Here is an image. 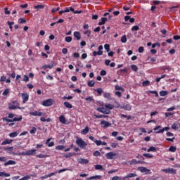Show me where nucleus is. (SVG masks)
Here are the masks:
<instances>
[{"instance_id": "1", "label": "nucleus", "mask_w": 180, "mask_h": 180, "mask_svg": "<svg viewBox=\"0 0 180 180\" xmlns=\"http://www.w3.org/2000/svg\"><path fill=\"white\" fill-rule=\"evenodd\" d=\"M22 119H23V117H22V115H19L18 117H14L13 119L3 117L2 120L3 122H7V123H10L8 124V126L11 127L12 126H15V122H21Z\"/></svg>"}, {"instance_id": "2", "label": "nucleus", "mask_w": 180, "mask_h": 180, "mask_svg": "<svg viewBox=\"0 0 180 180\" xmlns=\"http://www.w3.org/2000/svg\"><path fill=\"white\" fill-rule=\"evenodd\" d=\"M76 144L80 147V148H82L83 150L86 148V146H88V143L85 142L82 139L77 138L76 139Z\"/></svg>"}, {"instance_id": "3", "label": "nucleus", "mask_w": 180, "mask_h": 180, "mask_svg": "<svg viewBox=\"0 0 180 180\" xmlns=\"http://www.w3.org/2000/svg\"><path fill=\"white\" fill-rule=\"evenodd\" d=\"M36 149H31L30 150H27L26 152H20L19 153H15V155H33L36 153Z\"/></svg>"}, {"instance_id": "4", "label": "nucleus", "mask_w": 180, "mask_h": 180, "mask_svg": "<svg viewBox=\"0 0 180 180\" xmlns=\"http://www.w3.org/2000/svg\"><path fill=\"white\" fill-rule=\"evenodd\" d=\"M41 105L45 107L52 106V105H54V100L51 98L45 100L42 102Z\"/></svg>"}, {"instance_id": "5", "label": "nucleus", "mask_w": 180, "mask_h": 180, "mask_svg": "<svg viewBox=\"0 0 180 180\" xmlns=\"http://www.w3.org/2000/svg\"><path fill=\"white\" fill-rule=\"evenodd\" d=\"M162 172H165V174H176V170L174 168H167L162 169Z\"/></svg>"}, {"instance_id": "6", "label": "nucleus", "mask_w": 180, "mask_h": 180, "mask_svg": "<svg viewBox=\"0 0 180 180\" xmlns=\"http://www.w3.org/2000/svg\"><path fill=\"white\" fill-rule=\"evenodd\" d=\"M64 11H65V13L70 12V11L71 12H73V13H75V14L82 13V11H75L74 8H72V7H70V8L67 7Z\"/></svg>"}, {"instance_id": "7", "label": "nucleus", "mask_w": 180, "mask_h": 180, "mask_svg": "<svg viewBox=\"0 0 180 180\" xmlns=\"http://www.w3.org/2000/svg\"><path fill=\"white\" fill-rule=\"evenodd\" d=\"M45 113L44 112H41L40 111H34V112H30V116H45Z\"/></svg>"}, {"instance_id": "8", "label": "nucleus", "mask_w": 180, "mask_h": 180, "mask_svg": "<svg viewBox=\"0 0 180 180\" xmlns=\"http://www.w3.org/2000/svg\"><path fill=\"white\" fill-rule=\"evenodd\" d=\"M97 112H100L101 113H103L104 115H109L110 113V110H106L104 108H97Z\"/></svg>"}, {"instance_id": "9", "label": "nucleus", "mask_w": 180, "mask_h": 180, "mask_svg": "<svg viewBox=\"0 0 180 180\" xmlns=\"http://www.w3.org/2000/svg\"><path fill=\"white\" fill-rule=\"evenodd\" d=\"M105 156L107 160H113V158H115L116 156V153L113 152H109L106 153Z\"/></svg>"}, {"instance_id": "10", "label": "nucleus", "mask_w": 180, "mask_h": 180, "mask_svg": "<svg viewBox=\"0 0 180 180\" xmlns=\"http://www.w3.org/2000/svg\"><path fill=\"white\" fill-rule=\"evenodd\" d=\"M57 65V63L56 62H52L51 63V65H44L42 66V68L44 70H47V68H49V70H51L53 67H56Z\"/></svg>"}, {"instance_id": "11", "label": "nucleus", "mask_w": 180, "mask_h": 180, "mask_svg": "<svg viewBox=\"0 0 180 180\" xmlns=\"http://www.w3.org/2000/svg\"><path fill=\"white\" fill-rule=\"evenodd\" d=\"M101 124L104 129H108V127H110V126H112V123L105 120H101Z\"/></svg>"}, {"instance_id": "12", "label": "nucleus", "mask_w": 180, "mask_h": 180, "mask_svg": "<svg viewBox=\"0 0 180 180\" xmlns=\"http://www.w3.org/2000/svg\"><path fill=\"white\" fill-rule=\"evenodd\" d=\"M4 150L7 151L8 154H13V155H16V153H13V147L11 146L8 148H4Z\"/></svg>"}, {"instance_id": "13", "label": "nucleus", "mask_w": 180, "mask_h": 180, "mask_svg": "<svg viewBox=\"0 0 180 180\" xmlns=\"http://www.w3.org/2000/svg\"><path fill=\"white\" fill-rule=\"evenodd\" d=\"M22 103H25L29 101V94L27 93L22 94Z\"/></svg>"}, {"instance_id": "14", "label": "nucleus", "mask_w": 180, "mask_h": 180, "mask_svg": "<svg viewBox=\"0 0 180 180\" xmlns=\"http://www.w3.org/2000/svg\"><path fill=\"white\" fill-rule=\"evenodd\" d=\"M4 167H8V165H16V161L8 160L4 164Z\"/></svg>"}, {"instance_id": "15", "label": "nucleus", "mask_w": 180, "mask_h": 180, "mask_svg": "<svg viewBox=\"0 0 180 180\" xmlns=\"http://www.w3.org/2000/svg\"><path fill=\"white\" fill-rule=\"evenodd\" d=\"M168 130H169V127H164V128L162 129H160V130H158V131H155V133L156 134H160V133H163V132H165V131H168Z\"/></svg>"}, {"instance_id": "16", "label": "nucleus", "mask_w": 180, "mask_h": 180, "mask_svg": "<svg viewBox=\"0 0 180 180\" xmlns=\"http://www.w3.org/2000/svg\"><path fill=\"white\" fill-rule=\"evenodd\" d=\"M77 162H79V164H88L89 162V160H88L87 159L79 158L77 160Z\"/></svg>"}, {"instance_id": "17", "label": "nucleus", "mask_w": 180, "mask_h": 180, "mask_svg": "<svg viewBox=\"0 0 180 180\" xmlns=\"http://www.w3.org/2000/svg\"><path fill=\"white\" fill-rule=\"evenodd\" d=\"M13 141V139H5L2 141L1 146H6V144H11Z\"/></svg>"}, {"instance_id": "18", "label": "nucleus", "mask_w": 180, "mask_h": 180, "mask_svg": "<svg viewBox=\"0 0 180 180\" xmlns=\"http://www.w3.org/2000/svg\"><path fill=\"white\" fill-rule=\"evenodd\" d=\"M124 20H125V22H129V20L130 23H134V22H135V19L133 18H130V16H129V15H127L124 17Z\"/></svg>"}, {"instance_id": "19", "label": "nucleus", "mask_w": 180, "mask_h": 180, "mask_svg": "<svg viewBox=\"0 0 180 180\" xmlns=\"http://www.w3.org/2000/svg\"><path fill=\"white\" fill-rule=\"evenodd\" d=\"M59 122H60V123H63V124H65V123L67 122V120L65 119V117L64 115H60L59 117Z\"/></svg>"}, {"instance_id": "20", "label": "nucleus", "mask_w": 180, "mask_h": 180, "mask_svg": "<svg viewBox=\"0 0 180 180\" xmlns=\"http://www.w3.org/2000/svg\"><path fill=\"white\" fill-rule=\"evenodd\" d=\"M144 162H142L141 160H137L136 159H133L132 160L130 161V164L131 165H132L133 164L136 165V164H143Z\"/></svg>"}, {"instance_id": "21", "label": "nucleus", "mask_w": 180, "mask_h": 180, "mask_svg": "<svg viewBox=\"0 0 180 180\" xmlns=\"http://www.w3.org/2000/svg\"><path fill=\"white\" fill-rule=\"evenodd\" d=\"M51 140V139L49 138L45 142L46 144H48V147H53V146H54V142H53V141L50 142Z\"/></svg>"}, {"instance_id": "22", "label": "nucleus", "mask_w": 180, "mask_h": 180, "mask_svg": "<svg viewBox=\"0 0 180 180\" xmlns=\"http://www.w3.org/2000/svg\"><path fill=\"white\" fill-rule=\"evenodd\" d=\"M8 109H10V110H15V109H21V108L18 105H8Z\"/></svg>"}, {"instance_id": "23", "label": "nucleus", "mask_w": 180, "mask_h": 180, "mask_svg": "<svg viewBox=\"0 0 180 180\" xmlns=\"http://www.w3.org/2000/svg\"><path fill=\"white\" fill-rule=\"evenodd\" d=\"M108 22V18H101V21L98 22L99 26H102V25H105Z\"/></svg>"}, {"instance_id": "24", "label": "nucleus", "mask_w": 180, "mask_h": 180, "mask_svg": "<svg viewBox=\"0 0 180 180\" xmlns=\"http://www.w3.org/2000/svg\"><path fill=\"white\" fill-rule=\"evenodd\" d=\"M102 54H103V51H94L93 52V56L94 57H96V56H102Z\"/></svg>"}, {"instance_id": "25", "label": "nucleus", "mask_w": 180, "mask_h": 180, "mask_svg": "<svg viewBox=\"0 0 180 180\" xmlns=\"http://www.w3.org/2000/svg\"><path fill=\"white\" fill-rule=\"evenodd\" d=\"M94 116L96 117V119H106V117H109L108 115H96L95 114Z\"/></svg>"}, {"instance_id": "26", "label": "nucleus", "mask_w": 180, "mask_h": 180, "mask_svg": "<svg viewBox=\"0 0 180 180\" xmlns=\"http://www.w3.org/2000/svg\"><path fill=\"white\" fill-rule=\"evenodd\" d=\"M73 35L76 37L77 40H81V33L79 32H75Z\"/></svg>"}, {"instance_id": "27", "label": "nucleus", "mask_w": 180, "mask_h": 180, "mask_svg": "<svg viewBox=\"0 0 180 180\" xmlns=\"http://www.w3.org/2000/svg\"><path fill=\"white\" fill-rule=\"evenodd\" d=\"M102 179V176L101 175H98V176H90L87 179V180H92V179Z\"/></svg>"}, {"instance_id": "28", "label": "nucleus", "mask_w": 180, "mask_h": 180, "mask_svg": "<svg viewBox=\"0 0 180 180\" xmlns=\"http://www.w3.org/2000/svg\"><path fill=\"white\" fill-rule=\"evenodd\" d=\"M34 9H37V11H40V9H44V5L43 4H38L37 6H34Z\"/></svg>"}, {"instance_id": "29", "label": "nucleus", "mask_w": 180, "mask_h": 180, "mask_svg": "<svg viewBox=\"0 0 180 180\" xmlns=\"http://www.w3.org/2000/svg\"><path fill=\"white\" fill-rule=\"evenodd\" d=\"M64 106L68 109H72V105L67 101L63 103Z\"/></svg>"}, {"instance_id": "30", "label": "nucleus", "mask_w": 180, "mask_h": 180, "mask_svg": "<svg viewBox=\"0 0 180 180\" xmlns=\"http://www.w3.org/2000/svg\"><path fill=\"white\" fill-rule=\"evenodd\" d=\"M82 134H88V133H89V127H85V128L82 130Z\"/></svg>"}, {"instance_id": "31", "label": "nucleus", "mask_w": 180, "mask_h": 180, "mask_svg": "<svg viewBox=\"0 0 180 180\" xmlns=\"http://www.w3.org/2000/svg\"><path fill=\"white\" fill-rule=\"evenodd\" d=\"M94 168H95V169H96V170H101V171H103V166L102 165H96L95 166H94Z\"/></svg>"}, {"instance_id": "32", "label": "nucleus", "mask_w": 180, "mask_h": 180, "mask_svg": "<svg viewBox=\"0 0 180 180\" xmlns=\"http://www.w3.org/2000/svg\"><path fill=\"white\" fill-rule=\"evenodd\" d=\"M48 157H50L49 155H44V154H39L37 155V158H47Z\"/></svg>"}, {"instance_id": "33", "label": "nucleus", "mask_w": 180, "mask_h": 180, "mask_svg": "<svg viewBox=\"0 0 180 180\" xmlns=\"http://www.w3.org/2000/svg\"><path fill=\"white\" fill-rule=\"evenodd\" d=\"M115 89V91H122V92H124V89L119 85H116Z\"/></svg>"}, {"instance_id": "34", "label": "nucleus", "mask_w": 180, "mask_h": 180, "mask_svg": "<svg viewBox=\"0 0 180 180\" xmlns=\"http://www.w3.org/2000/svg\"><path fill=\"white\" fill-rule=\"evenodd\" d=\"M168 151H170V153H175V151H176V146H171Z\"/></svg>"}, {"instance_id": "35", "label": "nucleus", "mask_w": 180, "mask_h": 180, "mask_svg": "<svg viewBox=\"0 0 180 180\" xmlns=\"http://www.w3.org/2000/svg\"><path fill=\"white\" fill-rule=\"evenodd\" d=\"M169 12H175L176 11H178V6H174L172 7H170L169 8Z\"/></svg>"}, {"instance_id": "36", "label": "nucleus", "mask_w": 180, "mask_h": 180, "mask_svg": "<svg viewBox=\"0 0 180 180\" xmlns=\"http://www.w3.org/2000/svg\"><path fill=\"white\" fill-rule=\"evenodd\" d=\"M0 176H11V174L9 173H6L5 172H0Z\"/></svg>"}, {"instance_id": "37", "label": "nucleus", "mask_w": 180, "mask_h": 180, "mask_svg": "<svg viewBox=\"0 0 180 180\" xmlns=\"http://www.w3.org/2000/svg\"><path fill=\"white\" fill-rule=\"evenodd\" d=\"M167 95H168V91L164 90L160 91V96H167Z\"/></svg>"}, {"instance_id": "38", "label": "nucleus", "mask_w": 180, "mask_h": 180, "mask_svg": "<svg viewBox=\"0 0 180 180\" xmlns=\"http://www.w3.org/2000/svg\"><path fill=\"white\" fill-rule=\"evenodd\" d=\"M137 176V174L134 173H130L126 176V178H136Z\"/></svg>"}, {"instance_id": "39", "label": "nucleus", "mask_w": 180, "mask_h": 180, "mask_svg": "<svg viewBox=\"0 0 180 180\" xmlns=\"http://www.w3.org/2000/svg\"><path fill=\"white\" fill-rule=\"evenodd\" d=\"M104 49L106 50L107 53H109L110 51V45L105 44L104 45Z\"/></svg>"}, {"instance_id": "40", "label": "nucleus", "mask_w": 180, "mask_h": 180, "mask_svg": "<svg viewBox=\"0 0 180 180\" xmlns=\"http://www.w3.org/2000/svg\"><path fill=\"white\" fill-rule=\"evenodd\" d=\"M131 68L132 71H134L135 72L139 71V68L136 65H131Z\"/></svg>"}, {"instance_id": "41", "label": "nucleus", "mask_w": 180, "mask_h": 180, "mask_svg": "<svg viewBox=\"0 0 180 180\" xmlns=\"http://www.w3.org/2000/svg\"><path fill=\"white\" fill-rule=\"evenodd\" d=\"M161 70L162 71H171V68H169V66H162Z\"/></svg>"}, {"instance_id": "42", "label": "nucleus", "mask_w": 180, "mask_h": 180, "mask_svg": "<svg viewBox=\"0 0 180 180\" xmlns=\"http://www.w3.org/2000/svg\"><path fill=\"white\" fill-rule=\"evenodd\" d=\"M65 41H66V43H71V41H72V37H66L65 38Z\"/></svg>"}, {"instance_id": "43", "label": "nucleus", "mask_w": 180, "mask_h": 180, "mask_svg": "<svg viewBox=\"0 0 180 180\" xmlns=\"http://www.w3.org/2000/svg\"><path fill=\"white\" fill-rule=\"evenodd\" d=\"M155 5H160V4H165L164 1L155 0L153 1Z\"/></svg>"}, {"instance_id": "44", "label": "nucleus", "mask_w": 180, "mask_h": 180, "mask_svg": "<svg viewBox=\"0 0 180 180\" xmlns=\"http://www.w3.org/2000/svg\"><path fill=\"white\" fill-rule=\"evenodd\" d=\"M95 91L96 92H97L99 96H101V95H102V94L103 93V90L102 89V88L97 89Z\"/></svg>"}, {"instance_id": "45", "label": "nucleus", "mask_w": 180, "mask_h": 180, "mask_svg": "<svg viewBox=\"0 0 180 180\" xmlns=\"http://www.w3.org/2000/svg\"><path fill=\"white\" fill-rule=\"evenodd\" d=\"M7 25H8L9 29H10L11 30H12V29H13V27H12V26H13V25H15V22L8 21V22H7Z\"/></svg>"}, {"instance_id": "46", "label": "nucleus", "mask_w": 180, "mask_h": 180, "mask_svg": "<svg viewBox=\"0 0 180 180\" xmlns=\"http://www.w3.org/2000/svg\"><path fill=\"white\" fill-rule=\"evenodd\" d=\"M123 109H124V110H131V105L130 104H127L123 107Z\"/></svg>"}, {"instance_id": "47", "label": "nucleus", "mask_w": 180, "mask_h": 180, "mask_svg": "<svg viewBox=\"0 0 180 180\" xmlns=\"http://www.w3.org/2000/svg\"><path fill=\"white\" fill-rule=\"evenodd\" d=\"M132 32H137V30H140V27L139 25H135L131 27Z\"/></svg>"}, {"instance_id": "48", "label": "nucleus", "mask_w": 180, "mask_h": 180, "mask_svg": "<svg viewBox=\"0 0 180 180\" xmlns=\"http://www.w3.org/2000/svg\"><path fill=\"white\" fill-rule=\"evenodd\" d=\"M83 33L84 34H86L87 37H91V30H86Z\"/></svg>"}, {"instance_id": "49", "label": "nucleus", "mask_w": 180, "mask_h": 180, "mask_svg": "<svg viewBox=\"0 0 180 180\" xmlns=\"http://www.w3.org/2000/svg\"><path fill=\"white\" fill-rule=\"evenodd\" d=\"M139 169L141 172H150V169H148L146 167H140Z\"/></svg>"}, {"instance_id": "50", "label": "nucleus", "mask_w": 180, "mask_h": 180, "mask_svg": "<svg viewBox=\"0 0 180 180\" xmlns=\"http://www.w3.org/2000/svg\"><path fill=\"white\" fill-rule=\"evenodd\" d=\"M105 108H106V109H110V110H112V109H113L114 106L112 104H105Z\"/></svg>"}, {"instance_id": "51", "label": "nucleus", "mask_w": 180, "mask_h": 180, "mask_svg": "<svg viewBox=\"0 0 180 180\" xmlns=\"http://www.w3.org/2000/svg\"><path fill=\"white\" fill-rule=\"evenodd\" d=\"M87 85H88L89 86H91V87L92 88V86H95V82H94V81H92V80L89 81V82H87Z\"/></svg>"}, {"instance_id": "52", "label": "nucleus", "mask_w": 180, "mask_h": 180, "mask_svg": "<svg viewBox=\"0 0 180 180\" xmlns=\"http://www.w3.org/2000/svg\"><path fill=\"white\" fill-rule=\"evenodd\" d=\"M17 136H18V133L16 131L9 134V137H11L12 139L17 137Z\"/></svg>"}, {"instance_id": "53", "label": "nucleus", "mask_w": 180, "mask_h": 180, "mask_svg": "<svg viewBox=\"0 0 180 180\" xmlns=\"http://www.w3.org/2000/svg\"><path fill=\"white\" fill-rule=\"evenodd\" d=\"M143 157H146V158H153V155L150 153H143Z\"/></svg>"}, {"instance_id": "54", "label": "nucleus", "mask_w": 180, "mask_h": 180, "mask_svg": "<svg viewBox=\"0 0 180 180\" xmlns=\"http://www.w3.org/2000/svg\"><path fill=\"white\" fill-rule=\"evenodd\" d=\"M65 148V146L64 145H59L56 147V150H64Z\"/></svg>"}, {"instance_id": "55", "label": "nucleus", "mask_w": 180, "mask_h": 180, "mask_svg": "<svg viewBox=\"0 0 180 180\" xmlns=\"http://www.w3.org/2000/svg\"><path fill=\"white\" fill-rule=\"evenodd\" d=\"M127 41V37H126V35H124L123 37H122L121 42L126 43Z\"/></svg>"}, {"instance_id": "56", "label": "nucleus", "mask_w": 180, "mask_h": 180, "mask_svg": "<svg viewBox=\"0 0 180 180\" xmlns=\"http://www.w3.org/2000/svg\"><path fill=\"white\" fill-rule=\"evenodd\" d=\"M103 96H104V98H105V99H109L110 98V94L104 92Z\"/></svg>"}, {"instance_id": "57", "label": "nucleus", "mask_w": 180, "mask_h": 180, "mask_svg": "<svg viewBox=\"0 0 180 180\" xmlns=\"http://www.w3.org/2000/svg\"><path fill=\"white\" fill-rule=\"evenodd\" d=\"M143 86H148V85H150V81L146 80L142 82Z\"/></svg>"}, {"instance_id": "58", "label": "nucleus", "mask_w": 180, "mask_h": 180, "mask_svg": "<svg viewBox=\"0 0 180 180\" xmlns=\"http://www.w3.org/2000/svg\"><path fill=\"white\" fill-rule=\"evenodd\" d=\"M156 148H155V147H154V146H151V147H150L148 150H147V151H148V153H150V151H156Z\"/></svg>"}, {"instance_id": "59", "label": "nucleus", "mask_w": 180, "mask_h": 180, "mask_svg": "<svg viewBox=\"0 0 180 180\" xmlns=\"http://www.w3.org/2000/svg\"><path fill=\"white\" fill-rule=\"evenodd\" d=\"M128 71L129 70L127 68H125L124 69H120L119 70V72H120V74H122V72H124L126 74L128 72Z\"/></svg>"}, {"instance_id": "60", "label": "nucleus", "mask_w": 180, "mask_h": 180, "mask_svg": "<svg viewBox=\"0 0 180 180\" xmlns=\"http://www.w3.org/2000/svg\"><path fill=\"white\" fill-rule=\"evenodd\" d=\"M121 117H125V118L127 117V120H131V116H130V115L127 116L124 114H121Z\"/></svg>"}, {"instance_id": "61", "label": "nucleus", "mask_w": 180, "mask_h": 180, "mask_svg": "<svg viewBox=\"0 0 180 180\" xmlns=\"http://www.w3.org/2000/svg\"><path fill=\"white\" fill-rule=\"evenodd\" d=\"M149 94H153L156 98L158 96V92L157 91H149Z\"/></svg>"}, {"instance_id": "62", "label": "nucleus", "mask_w": 180, "mask_h": 180, "mask_svg": "<svg viewBox=\"0 0 180 180\" xmlns=\"http://www.w3.org/2000/svg\"><path fill=\"white\" fill-rule=\"evenodd\" d=\"M93 155L94 157H99V155H101V152H99L98 150H96L95 152H94Z\"/></svg>"}, {"instance_id": "63", "label": "nucleus", "mask_w": 180, "mask_h": 180, "mask_svg": "<svg viewBox=\"0 0 180 180\" xmlns=\"http://www.w3.org/2000/svg\"><path fill=\"white\" fill-rule=\"evenodd\" d=\"M37 129L33 127L32 129L30 131V134H36Z\"/></svg>"}, {"instance_id": "64", "label": "nucleus", "mask_w": 180, "mask_h": 180, "mask_svg": "<svg viewBox=\"0 0 180 180\" xmlns=\"http://www.w3.org/2000/svg\"><path fill=\"white\" fill-rule=\"evenodd\" d=\"M18 22H19V23H20V24H23V23H26V20L25 19V18H20L19 20H18Z\"/></svg>"}]
</instances>
